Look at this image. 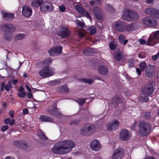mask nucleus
Instances as JSON below:
<instances>
[{
	"mask_svg": "<svg viewBox=\"0 0 159 159\" xmlns=\"http://www.w3.org/2000/svg\"><path fill=\"white\" fill-rule=\"evenodd\" d=\"M136 71L139 75H140L141 74V72L139 68H136Z\"/></svg>",
	"mask_w": 159,
	"mask_h": 159,
	"instance_id": "nucleus-58",
	"label": "nucleus"
},
{
	"mask_svg": "<svg viewBox=\"0 0 159 159\" xmlns=\"http://www.w3.org/2000/svg\"><path fill=\"white\" fill-rule=\"evenodd\" d=\"M154 91L153 87L150 82H148L142 89V93L145 95H152Z\"/></svg>",
	"mask_w": 159,
	"mask_h": 159,
	"instance_id": "nucleus-5",
	"label": "nucleus"
},
{
	"mask_svg": "<svg viewBox=\"0 0 159 159\" xmlns=\"http://www.w3.org/2000/svg\"><path fill=\"white\" fill-rule=\"evenodd\" d=\"M27 95L28 97L29 98H32V94L30 93H27Z\"/></svg>",
	"mask_w": 159,
	"mask_h": 159,
	"instance_id": "nucleus-64",
	"label": "nucleus"
},
{
	"mask_svg": "<svg viewBox=\"0 0 159 159\" xmlns=\"http://www.w3.org/2000/svg\"><path fill=\"white\" fill-rule=\"evenodd\" d=\"M13 144L15 146H16L18 148H20V147H22L21 146V144H25V143H24V141L21 140H15L13 142Z\"/></svg>",
	"mask_w": 159,
	"mask_h": 159,
	"instance_id": "nucleus-35",
	"label": "nucleus"
},
{
	"mask_svg": "<svg viewBox=\"0 0 159 159\" xmlns=\"http://www.w3.org/2000/svg\"><path fill=\"white\" fill-rule=\"evenodd\" d=\"M25 34H17L15 36V39L16 40H21L25 38Z\"/></svg>",
	"mask_w": 159,
	"mask_h": 159,
	"instance_id": "nucleus-43",
	"label": "nucleus"
},
{
	"mask_svg": "<svg viewBox=\"0 0 159 159\" xmlns=\"http://www.w3.org/2000/svg\"><path fill=\"white\" fill-rule=\"evenodd\" d=\"M32 9L30 6H25L23 7L22 13L25 17H30L32 14Z\"/></svg>",
	"mask_w": 159,
	"mask_h": 159,
	"instance_id": "nucleus-16",
	"label": "nucleus"
},
{
	"mask_svg": "<svg viewBox=\"0 0 159 159\" xmlns=\"http://www.w3.org/2000/svg\"><path fill=\"white\" fill-rule=\"evenodd\" d=\"M57 34L62 38L65 39L70 36L71 33L70 31L67 27H62L57 31Z\"/></svg>",
	"mask_w": 159,
	"mask_h": 159,
	"instance_id": "nucleus-7",
	"label": "nucleus"
},
{
	"mask_svg": "<svg viewBox=\"0 0 159 159\" xmlns=\"http://www.w3.org/2000/svg\"><path fill=\"white\" fill-rule=\"evenodd\" d=\"M2 29L4 32H9L12 33L16 30V28L11 23H7L1 26Z\"/></svg>",
	"mask_w": 159,
	"mask_h": 159,
	"instance_id": "nucleus-8",
	"label": "nucleus"
},
{
	"mask_svg": "<svg viewBox=\"0 0 159 159\" xmlns=\"http://www.w3.org/2000/svg\"><path fill=\"white\" fill-rule=\"evenodd\" d=\"M131 10H125L122 16L123 19L130 21V17Z\"/></svg>",
	"mask_w": 159,
	"mask_h": 159,
	"instance_id": "nucleus-25",
	"label": "nucleus"
},
{
	"mask_svg": "<svg viewBox=\"0 0 159 159\" xmlns=\"http://www.w3.org/2000/svg\"><path fill=\"white\" fill-rule=\"evenodd\" d=\"M89 133L91 134L94 133L95 131V127L94 125H88Z\"/></svg>",
	"mask_w": 159,
	"mask_h": 159,
	"instance_id": "nucleus-40",
	"label": "nucleus"
},
{
	"mask_svg": "<svg viewBox=\"0 0 159 159\" xmlns=\"http://www.w3.org/2000/svg\"><path fill=\"white\" fill-rule=\"evenodd\" d=\"M28 111L27 108H24L23 110V113L24 114H26L28 113Z\"/></svg>",
	"mask_w": 159,
	"mask_h": 159,
	"instance_id": "nucleus-62",
	"label": "nucleus"
},
{
	"mask_svg": "<svg viewBox=\"0 0 159 159\" xmlns=\"http://www.w3.org/2000/svg\"><path fill=\"white\" fill-rule=\"evenodd\" d=\"M159 42V30L152 33L149 38L147 45L153 46Z\"/></svg>",
	"mask_w": 159,
	"mask_h": 159,
	"instance_id": "nucleus-3",
	"label": "nucleus"
},
{
	"mask_svg": "<svg viewBox=\"0 0 159 159\" xmlns=\"http://www.w3.org/2000/svg\"><path fill=\"white\" fill-rule=\"evenodd\" d=\"M149 98L148 96H141L139 97L138 101L141 103L146 102L148 101Z\"/></svg>",
	"mask_w": 159,
	"mask_h": 159,
	"instance_id": "nucleus-33",
	"label": "nucleus"
},
{
	"mask_svg": "<svg viewBox=\"0 0 159 159\" xmlns=\"http://www.w3.org/2000/svg\"><path fill=\"white\" fill-rule=\"evenodd\" d=\"M91 148L93 150L98 151L101 148V145L98 140L95 139L90 144Z\"/></svg>",
	"mask_w": 159,
	"mask_h": 159,
	"instance_id": "nucleus-19",
	"label": "nucleus"
},
{
	"mask_svg": "<svg viewBox=\"0 0 159 159\" xmlns=\"http://www.w3.org/2000/svg\"><path fill=\"white\" fill-rule=\"evenodd\" d=\"M117 45V43L115 41H111L109 44L110 48L112 50H114L116 48Z\"/></svg>",
	"mask_w": 159,
	"mask_h": 159,
	"instance_id": "nucleus-36",
	"label": "nucleus"
},
{
	"mask_svg": "<svg viewBox=\"0 0 159 159\" xmlns=\"http://www.w3.org/2000/svg\"><path fill=\"white\" fill-rule=\"evenodd\" d=\"M17 95L20 98H24L26 96V93L25 92H19Z\"/></svg>",
	"mask_w": 159,
	"mask_h": 159,
	"instance_id": "nucleus-50",
	"label": "nucleus"
},
{
	"mask_svg": "<svg viewBox=\"0 0 159 159\" xmlns=\"http://www.w3.org/2000/svg\"><path fill=\"white\" fill-rule=\"evenodd\" d=\"M152 127L148 122H142L139 124L138 132L140 135L145 136L148 135L151 131Z\"/></svg>",
	"mask_w": 159,
	"mask_h": 159,
	"instance_id": "nucleus-2",
	"label": "nucleus"
},
{
	"mask_svg": "<svg viewBox=\"0 0 159 159\" xmlns=\"http://www.w3.org/2000/svg\"><path fill=\"white\" fill-rule=\"evenodd\" d=\"M83 52L85 55H93L96 52V51L92 48L88 47L83 51Z\"/></svg>",
	"mask_w": 159,
	"mask_h": 159,
	"instance_id": "nucleus-24",
	"label": "nucleus"
},
{
	"mask_svg": "<svg viewBox=\"0 0 159 159\" xmlns=\"http://www.w3.org/2000/svg\"><path fill=\"white\" fill-rule=\"evenodd\" d=\"M138 57L140 58H143L146 56V55L144 52H140L138 54Z\"/></svg>",
	"mask_w": 159,
	"mask_h": 159,
	"instance_id": "nucleus-49",
	"label": "nucleus"
},
{
	"mask_svg": "<svg viewBox=\"0 0 159 159\" xmlns=\"http://www.w3.org/2000/svg\"><path fill=\"white\" fill-rule=\"evenodd\" d=\"M14 120L13 119H12L11 121H10L9 124L10 125H13L14 124Z\"/></svg>",
	"mask_w": 159,
	"mask_h": 159,
	"instance_id": "nucleus-63",
	"label": "nucleus"
},
{
	"mask_svg": "<svg viewBox=\"0 0 159 159\" xmlns=\"http://www.w3.org/2000/svg\"><path fill=\"white\" fill-rule=\"evenodd\" d=\"M2 16L4 20L10 21H12L15 18L14 14L11 12H7L2 11L1 12Z\"/></svg>",
	"mask_w": 159,
	"mask_h": 159,
	"instance_id": "nucleus-13",
	"label": "nucleus"
},
{
	"mask_svg": "<svg viewBox=\"0 0 159 159\" xmlns=\"http://www.w3.org/2000/svg\"><path fill=\"white\" fill-rule=\"evenodd\" d=\"M14 113V111L13 110H10L9 112V114L11 118L13 117V115Z\"/></svg>",
	"mask_w": 159,
	"mask_h": 159,
	"instance_id": "nucleus-56",
	"label": "nucleus"
},
{
	"mask_svg": "<svg viewBox=\"0 0 159 159\" xmlns=\"http://www.w3.org/2000/svg\"><path fill=\"white\" fill-rule=\"evenodd\" d=\"M4 88H5V90L7 91H9L10 89H11L7 85H5L4 83H2L1 85V91H4Z\"/></svg>",
	"mask_w": 159,
	"mask_h": 159,
	"instance_id": "nucleus-34",
	"label": "nucleus"
},
{
	"mask_svg": "<svg viewBox=\"0 0 159 159\" xmlns=\"http://www.w3.org/2000/svg\"><path fill=\"white\" fill-rule=\"evenodd\" d=\"M61 83V81L59 80H52L49 82V85L51 86H54L58 85Z\"/></svg>",
	"mask_w": 159,
	"mask_h": 159,
	"instance_id": "nucleus-42",
	"label": "nucleus"
},
{
	"mask_svg": "<svg viewBox=\"0 0 159 159\" xmlns=\"http://www.w3.org/2000/svg\"><path fill=\"white\" fill-rule=\"evenodd\" d=\"M85 98H81L76 100V101L79 104L83 106L85 102Z\"/></svg>",
	"mask_w": 159,
	"mask_h": 159,
	"instance_id": "nucleus-47",
	"label": "nucleus"
},
{
	"mask_svg": "<svg viewBox=\"0 0 159 159\" xmlns=\"http://www.w3.org/2000/svg\"><path fill=\"white\" fill-rule=\"evenodd\" d=\"M130 134L129 132L126 129H122L120 133V137L123 141H127L130 138Z\"/></svg>",
	"mask_w": 159,
	"mask_h": 159,
	"instance_id": "nucleus-14",
	"label": "nucleus"
},
{
	"mask_svg": "<svg viewBox=\"0 0 159 159\" xmlns=\"http://www.w3.org/2000/svg\"><path fill=\"white\" fill-rule=\"evenodd\" d=\"M93 12L96 17L98 20H102V14L100 8L97 6L94 7Z\"/></svg>",
	"mask_w": 159,
	"mask_h": 159,
	"instance_id": "nucleus-20",
	"label": "nucleus"
},
{
	"mask_svg": "<svg viewBox=\"0 0 159 159\" xmlns=\"http://www.w3.org/2000/svg\"><path fill=\"white\" fill-rule=\"evenodd\" d=\"M79 121L77 120H73L70 123V125H77L78 124Z\"/></svg>",
	"mask_w": 159,
	"mask_h": 159,
	"instance_id": "nucleus-55",
	"label": "nucleus"
},
{
	"mask_svg": "<svg viewBox=\"0 0 159 159\" xmlns=\"http://www.w3.org/2000/svg\"><path fill=\"white\" fill-rule=\"evenodd\" d=\"M139 67L142 71H143L146 66V64L145 62L143 61L139 65Z\"/></svg>",
	"mask_w": 159,
	"mask_h": 159,
	"instance_id": "nucleus-48",
	"label": "nucleus"
},
{
	"mask_svg": "<svg viewBox=\"0 0 159 159\" xmlns=\"http://www.w3.org/2000/svg\"><path fill=\"white\" fill-rule=\"evenodd\" d=\"M122 100V98L120 96L114 97L111 100V105L113 107H116Z\"/></svg>",
	"mask_w": 159,
	"mask_h": 159,
	"instance_id": "nucleus-22",
	"label": "nucleus"
},
{
	"mask_svg": "<svg viewBox=\"0 0 159 159\" xmlns=\"http://www.w3.org/2000/svg\"><path fill=\"white\" fill-rule=\"evenodd\" d=\"M145 41L142 39H140L139 40V42L141 44H144L145 43Z\"/></svg>",
	"mask_w": 159,
	"mask_h": 159,
	"instance_id": "nucleus-59",
	"label": "nucleus"
},
{
	"mask_svg": "<svg viewBox=\"0 0 159 159\" xmlns=\"http://www.w3.org/2000/svg\"><path fill=\"white\" fill-rule=\"evenodd\" d=\"M119 124L120 123L118 120H114L111 122L107 124L106 127L108 130H116L118 129Z\"/></svg>",
	"mask_w": 159,
	"mask_h": 159,
	"instance_id": "nucleus-15",
	"label": "nucleus"
},
{
	"mask_svg": "<svg viewBox=\"0 0 159 159\" xmlns=\"http://www.w3.org/2000/svg\"><path fill=\"white\" fill-rule=\"evenodd\" d=\"M54 9V7L50 2H46L42 4L40 7V10L42 12L52 11Z\"/></svg>",
	"mask_w": 159,
	"mask_h": 159,
	"instance_id": "nucleus-9",
	"label": "nucleus"
},
{
	"mask_svg": "<svg viewBox=\"0 0 159 159\" xmlns=\"http://www.w3.org/2000/svg\"><path fill=\"white\" fill-rule=\"evenodd\" d=\"M139 16L138 13L131 10V14L130 17V21L135 20H137L139 18Z\"/></svg>",
	"mask_w": 159,
	"mask_h": 159,
	"instance_id": "nucleus-30",
	"label": "nucleus"
},
{
	"mask_svg": "<svg viewBox=\"0 0 159 159\" xmlns=\"http://www.w3.org/2000/svg\"><path fill=\"white\" fill-rule=\"evenodd\" d=\"M88 31L91 34H95L97 32V29L96 27L92 26L90 27L88 29Z\"/></svg>",
	"mask_w": 159,
	"mask_h": 159,
	"instance_id": "nucleus-38",
	"label": "nucleus"
},
{
	"mask_svg": "<svg viewBox=\"0 0 159 159\" xmlns=\"http://www.w3.org/2000/svg\"><path fill=\"white\" fill-rule=\"evenodd\" d=\"M7 85L9 86V87H10L11 88H12V86L11 82V81H8V84Z\"/></svg>",
	"mask_w": 159,
	"mask_h": 159,
	"instance_id": "nucleus-61",
	"label": "nucleus"
},
{
	"mask_svg": "<svg viewBox=\"0 0 159 159\" xmlns=\"http://www.w3.org/2000/svg\"><path fill=\"white\" fill-rule=\"evenodd\" d=\"M144 118L145 119H149L152 116L151 113L149 111H146L144 112L142 114Z\"/></svg>",
	"mask_w": 159,
	"mask_h": 159,
	"instance_id": "nucleus-41",
	"label": "nucleus"
},
{
	"mask_svg": "<svg viewBox=\"0 0 159 159\" xmlns=\"http://www.w3.org/2000/svg\"><path fill=\"white\" fill-rule=\"evenodd\" d=\"M55 73V69L53 68H49L46 66L42 69L39 72V75L44 78H47L53 75Z\"/></svg>",
	"mask_w": 159,
	"mask_h": 159,
	"instance_id": "nucleus-4",
	"label": "nucleus"
},
{
	"mask_svg": "<svg viewBox=\"0 0 159 159\" xmlns=\"http://www.w3.org/2000/svg\"><path fill=\"white\" fill-rule=\"evenodd\" d=\"M142 21L145 25L149 27H154L157 25V20L151 16L146 17L143 18Z\"/></svg>",
	"mask_w": 159,
	"mask_h": 159,
	"instance_id": "nucleus-6",
	"label": "nucleus"
},
{
	"mask_svg": "<svg viewBox=\"0 0 159 159\" xmlns=\"http://www.w3.org/2000/svg\"><path fill=\"white\" fill-rule=\"evenodd\" d=\"M43 2V0H34L32 1L31 4L33 7H37L42 5Z\"/></svg>",
	"mask_w": 159,
	"mask_h": 159,
	"instance_id": "nucleus-29",
	"label": "nucleus"
},
{
	"mask_svg": "<svg viewBox=\"0 0 159 159\" xmlns=\"http://www.w3.org/2000/svg\"><path fill=\"white\" fill-rule=\"evenodd\" d=\"M9 128V127L7 125H5L3 126L1 128V130L2 131H5L7 130Z\"/></svg>",
	"mask_w": 159,
	"mask_h": 159,
	"instance_id": "nucleus-54",
	"label": "nucleus"
},
{
	"mask_svg": "<svg viewBox=\"0 0 159 159\" xmlns=\"http://www.w3.org/2000/svg\"><path fill=\"white\" fill-rule=\"evenodd\" d=\"M98 71L100 74L102 75H106L108 72L107 67L106 66H101L99 67Z\"/></svg>",
	"mask_w": 159,
	"mask_h": 159,
	"instance_id": "nucleus-26",
	"label": "nucleus"
},
{
	"mask_svg": "<svg viewBox=\"0 0 159 159\" xmlns=\"http://www.w3.org/2000/svg\"><path fill=\"white\" fill-rule=\"evenodd\" d=\"M51 107L49 108H48L47 111H48L49 113L55 117H59L61 115V114L57 111L58 109L57 107V105L56 104H54L53 106V108L50 110Z\"/></svg>",
	"mask_w": 159,
	"mask_h": 159,
	"instance_id": "nucleus-18",
	"label": "nucleus"
},
{
	"mask_svg": "<svg viewBox=\"0 0 159 159\" xmlns=\"http://www.w3.org/2000/svg\"><path fill=\"white\" fill-rule=\"evenodd\" d=\"M38 137L39 139L43 140H47L48 138L43 133H40L38 134Z\"/></svg>",
	"mask_w": 159,
	"mask_h": 159,
	"instance_id": "nucleus-44",
	"label": "nucleus"
},
{
	"mask_svg": "<svg viewBox=\"0 0 159 159\" xmlns=\"http://www.w3.org/2000/svg\"><path fill=\"white\" fill-rule=\"evenodd\" d=\"M59 8L60 11L61 12H65L66 10L65 7L63 5L59 6Z\"/></svg>",
	"mask_w": 159,
	"mask_h": 159,
	"instance_id": "nucleus-51",
	"label": "nucleus"
},
{
	"mask_svg": "<svg viewBox=\"0 0 159 159\" xmlns=\"http://www.w3.org/2000/svg\"><path fill=\"white\" fill-rule=\"evenodd\" d=\"M126 23L123 21H119L115 25L116 30L122 32L126 31Z\"/></svg>",
	"mask_w": 159,
	"mask_h": 159,
	"instance_id": "nucleus-17",
	"label": "nucleus"
},
{
	"mask_svg": "<svg viewBox=\"0 0 159 159\" xmlns=\"http://www.w3.org/2000/svg\"><path fill=\"white\" fill-rule=\"evenodd\" d=\"M52 61V59L50 58H49L44 61V63L48 65H49Z\"/></svg>",
	"mask_w": 159,
	"mask_h": 159,
	"instance_id": "nucleus-52",
	"label": "nucleus"
},
{
	"mask_svg": "<svg viewBox=\"0 0 159 159\" xmlns=\"http://www.w3.org/2000/svg\"><path fill=\"white\" fill-rule=\"evenodd\" d=\"M95 2V4L97 5H99L100 4V0H93Z\"/></svg>",
	"mask_w": 159,
	"mask_h": 159,
	"instance_id": "nucleus-60",
	"label": "nucleus"
},
{
	"mask_svg": "<svg viewBox=\"0 0 159 159\" xmlns=\"http://www.w3.org/2000/svg\"><path fill=\"white\" fill-rule=\"evenodd\" d=\"M79 80L84 83L89 84H91L93 82L92 80L91 79H81Z\"/></svg>",
	"mask_w": 159,
	"mask_h": 159,
	"instance_id": "nucleus-46",
	"label": "nucleus"
},
{
	"mask_svg": "<svg viewBox=\"0 0 159 159\" xmlns=\"http://www.w3.org/2000/svg\"><path fill=\"white\" fill-rule=\"evenodd\" d=\"M82 133L85 135H88L90 134L88 130V125L84 126L83 127Z\"/></svg>",
	"mask_w": 159,
	"mask_h": 159,
	"instance_id": "nucleus-37",
	"label": "nucleus"
},
{
	"mask_svg": "<svg viewBox=\"0 0 159 159\" xmlns=\"http://www.w3.org/2000/svg\"><path fill=\"white\" fill-rule=\"evenodd\" d=\"M4 37L5 39L7 41H10L12 38L11 33L9 32H4Z\"/></svg>",
	"mask_w": 159,
	"mask_h": 159,
	"instance_id": "nucleus-39",
	"label": "nucleus"
},
{
	"mask_svg": "<svg viewBox=\"0 0 159 159\" xmlns=\"http://www.w3.org/2000/svg\"><path fill=\"white\" fill-rule=\"evenodd\" d=\"M139 27L138 24L134 23L128 25L126 24V30L128 31H132L136 30Z\"/></svg>",
	"mask_w": 159,
	"mask_h": 159,
	"instance_id": "nucleus-21",
	"label": "nucleus"
},
{
	"mask_svg": "<svg viewBox=\"0 0 159 159\" xmlns=\"http://www.w3.org/2000/svg\"><path fill=\"white\" fill-rule=\"evenodd\" d=\"M57 91L60 93H68L69 89L66 84L63 85L58 87Z\"/></svg>",
	"mask_w": 159,
	"mask_h": 159,
	"instance_id": "nucleus-27",
	"label": "nucleus"
},
{
	"mask_svg": "<svg viewBox=\"0 0 159 159\" xmlns=\"http://www.w3.org/2000/svg\"><path fill=\"white\" fill-rule=\"evenodd\" d=\"M62 48L61 46L54 47L49 50L48 52L50 56L58 55L61 53Z\"/></svg>",
	"mask_w": 159,
	"mask_h": 159,
	"instance_id": "nucleus-12",
	"label": "nucleus"
},
{
	"mask_svg": "<svg viewBox=\"0 0 159 159\" xmlns=\"http://www.w3.org/2000/svg\"><path fill=\"white\" fill-rule=\"evenodd\" d=\"M75 143L71 140H66L55 144L52 148V151L58 154L68 153L75 146Z\"/></svg>",
	"mask_w": 159,
	"mask_h": 159,
	"instance_id": "nucleus-1",
	"label": "nucleus"
},
{
	"mask_svg": "<svg viewBox=\"0 0 159 159\" xmlns=\"http://www.w3.org/2000/svg\"><path fill=\"white\" fill-rule=\"evenodd\" d=\"M10 121V119L9 118L5 119L4 120V122L5 124H9V122Z\"/></svg>",
	"mask_w": 159,
	"mask_h": 159,
	"instance_id": "nucleus-57",
	"label": "nucleus"
},
{
	"mask_svg": "<svg viewBox=\"0 0 159 159\" xmlns=\"http://www.w3.org/2000/svg\"><path fill=\"white\" fill-rule=\"evenodd\" d=\"M75 8L76 11L79 13L82 14L87 17H89V15L88 13L80 5H76L75 6Z\"/></svg>",
	"mask_w": 159,
	"mask_h": 159,
	"instance_id": "nucleus-23",
	"label": "nucleus"
},
{
	"mask_svg": "<svg viewBox=\"0 0 159 159\" xmlns=\"http://www.w3.org/2000/svg\"><path fill=\"white\" fill-rule=\"evenodd\" d=\"M76 24L81 27H83L84 25V23L82 20H79L78 19H76L75 21Z\"/></svg>",
	"mask_w": 159,
	"mask_h": 159,
	"instance_id": "nucleus-45",
	"label": "nucleus"
},
{
	"mask_svg": "<svg viewBox=\"0 0 159 159\" xmlns=\"http://www.w3.org/2000/svg\"><path fill=\"white\" fill-rule=\"evenodd\" d=\"M115 59L118 61H120L122 57L123 54L121 51L115 52H114Z\"/></svg>",
	"mask_w": 159,
	"mask_h": 159,
	"instance_id": "nucleus-32",
	"label": "nucleus"
},
{
	"mask_svg": "<svg viewBox=\"0 0 159 159\" xmlns=\"http://www.w3.org/2000/svg\"><path fill=\"white\" fill-rule=\"evenodd\" d=\"M145 13L156 18H159V11L157 9L152 7L147 8L145 10Z\"/></svg>",
	"mask_w": 159,
	"mask_h": 159,
	"instance_id": "nucleus-10",
	"label": "nucleus"
},
{
	"mask_svg": "<svg viewBox=\"0 0 159 159\" xmlns=\"http://www.w3.org/2000/svg\"><path fill=\"white\" fill-rule=\"evenodd\" d=\"M124 153V150L122 148H119L116 149L114 152L112 156V159H120Z\"/></svg>",
	"mask_w": 159,
	"mask_h": 159,
	"instance_id": "nucleus-11",
	"label": "nucleus"
},
{
	"mask_svg": "<svg viewBox=\"0 0 159 159\" xmlns=\"http://www.w3.org/2000/svg\"><path fill=\"white\" fill-rule=\"evenodd\" d=\"M24 143L25 144H21L22 145H21V146L22 147H20V148L24 149H27L28 148V145H27V143L25 141H24Z\"/></svg>",
	"mask_w": 159,
	"mask_h": 159,
	"instance_id": "nucleus-53",
	"label": "nucleus"
},
{
	"mask_svg": "<svg viewBox=\"0 0 159 159\" xmlns=\"http://www.w3.org/2000/svg\"><path fill=\"white\" fill-rule=\"evenodd\" d=\"M40 120L42 122H52L53 119L49 117L48 116L44 115H42L39 118Z\"/></svg>",
	"mask_w": 159,
	"mask_h": 159,
	"instance_id": "nucleus-28",
	"label": "nucleus"
},
{
	"mask_svg": "<svg viewBox=\"0 0 159 159\" xmlns=\"http://www.w3.org/2000/svg\"><path fill=\"white\" fill-rule=\"evenodd\" d=\"M125 36L123 34L120 35L119 37V41L121 44H122L124 45H125L128 42V40L127 39H125Z\"/></svg>",
	"mask_w": 159,
	"mask_h": 159,
	"instance_id": "nucleus-31",
	"label": "nucleus"
}]
</instances>
